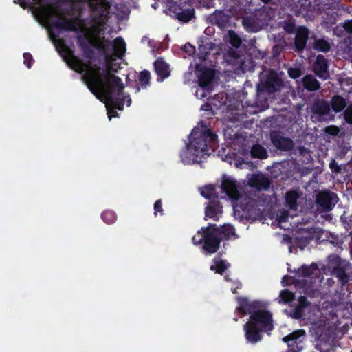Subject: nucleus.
I'll return each mask as SVG.
<instances>
[{
  "mask_svg": "<svg viewBox=\"0 0 352 352\" xmlns=\"http://www.w3.org/2000/svg\"><path fill=\"white\" fill-rule=\"evenodd\" d=\"M91 44L104 56L105 60L107 83L104 84L99 72L94 69L90 63H84L83 60L76 56L74 51L67 45L63 38L56 40V46L63 60L69 67L78 72L85 74L82 79L88 89L98 98L102 94L106 99L118 110H122L124 102L127 106L131 104L129 95L122 96L124 88L120 77L113 73H117L121 69L120 63L115 62L116 58H122L126 52V43L121 36L116 38L113 41L102 37L101 43L91 41Z\"/></svg>",
  "mask_w": 352,
  "mask_h": 352,
  "instance_id": "f257e3e1",
  "label": "nucleus"
},
{
  "mask_svg": "<svg viewBox=\"0 0 352 352\" xmlns=\"http://www.w3.org/2000/svg\"><path fill=\"white\" fill-rule=\"evenodd\" d=\"M189 139L190 142L186 144L187 151L181 154L183 161L187 163L199 162L205 155H210V150L214 152L219 147L217 135L205 125L201 128L195 127Z\"/></svg>",
  "mask_w": 352,
  "mask_h": 352,
  "instance_id": "f03ea898",
  "label": "nucleus"
},
{
  "mask_svg": "<svg viewBox=\"0 0 352 352\" xmlns=\"http://www.w3.org/2000/svg\"><path fill=\"white\" fill-rule=\"evenodd\" d=\"M273 329L272 313L261 308L252 313L243 325L245 339L252 344L262 340V332L270 331Z\"/></svg>",
  "mask_w": 352,
  "mask_h": 352,
  "instance_id": "7ed1b4c3",
  "label": "nucleus"
},
{
  "mask_svg": "<svg viewBox=\"0 0 352 352\" xmlns=\"http://www.w3.org/2000/svg\"><path fill=\"white\" fill-rule=\"evenodd\" d=\"M202 236L197 240L196 236H193L192 240L195 245L203 244V252L206 254H212L217 252L219 248L220 243L223 239L219 234L217 226L210 223L207 227L201 228Z\"/></svg>",
  "mask_w": 352,
  "mask_h": 352,
  "instance_id": "20e7f679",
  "label": "nucleus"
},
{
  "mask_svg": "<svg viewBox=\"0 0 352 352\" xmlns=\"http://www.w3.org/2000/svg\"><path fill=\"white\" fill-rule=\"evenodd\" d=\"M192 0H164L169 11L178 21L188 23L195 18Z\"/></svg>",
  "mask_w": 352,
  "mask_h": 352,
  "instance_id": "39448f33",
  "label": "nucleus"
},
{
  "mask_svg": "<svg viewBox=\"0 0 352 352\" xmlns=\"http://www.w3.org/2000/svg\"><path fill=\"white\" fill-rule=\"evenodd\" d=\"M270 20L268 12L260 9L243 19V25L248 32H257L266 25Z\"/></svg>",
  "mask_w": 352,
  "mask_h": 352,
  "instance_id": "423d86ee",
  "label": "nucleus"
},
{
  "mask_svg": "<svg viewBox=\"0 0 352 352\" xmlns=\"http://www.w3.org/2000/svg\"><path fill=\"white\" fill-rule=\"evenodd\" d=\"M196 72H198V85L204 89V92L201 94L200 98H204L207 96V93L212 90V81L215 76L214 70L207 67H201L197 65Z\"/></svg>",
  "mask_w": 352,
  "mask_h": 352,
  "instance_id": "0eeeda50",
  "label": "nucleus"
},
{
  "mask_svg": "<svg viewBox=\"0 0 352 352\" xmlns=\"http://www.w3.org/2000/svg\"><path fill=\"white\" fill-rule=\"evenodd\" d=\"M89 6L92 12V20L95 23L102 25L107 21L109 6L106 2L92 0L89 2Z\"/></svg>",
  "mask_w": 352,
  "mask_h": 352,
  "instance_id": "6e6552de",
  "label": "nucleus"
},
{
  "mask_svg": "<svg viewBox=\"0 0 352 352\" xmlns=\"http://www.w3.org/2000/svg\"><path fill=\"white\" fill-rule=\"evenodd\" d=\"M330 264L332 274L338 279L342 287L346 286L349 280V275L346 273L347 264L338 256H332Z\"/></svg>",
  "mask_w": 352,
  "mask_h": 352,
  "instance_id": "1a4fd4ad",
  "label": "nucleus"
},
{
  "mask_svg": "<svg viewBox=\"0 0 352 352\" xmlns=\"http://www.w3.org/2000/svg\"><path fill=\"white\" fill-rule=\"evenodd\" d=\"M236 301L238 306L236 307V311L239 316H244L256 312L258 309L263 307L262 302L259 300H250L245 296H236Z\"/></svg>",
  "mask_w": 352,
  "mask_h": 352,
  "instance_id": "9d476101",
  "label": "nucleus"
},
{
  "mask_svg": "<svg viewBox=\"0 0 352 352\" xmlns=\"http://www.w3.org/2000/svg\"><path fill=\"white\" fill-rule=\"evenodd\" d=\"M218 188L222 194H225L221 197L222 199L228 197L233 201H237L241 197L236 181L232 177L223 175L221 184Z\"/></svg>",
  "mask_w": 352,
  "mask_h": 352,
  "instance_id": "9b49d317",
  "label": "nucleus"
},
{
  "mask_svg": "<svg viewBox=\"0 0 352 352\" xmlns=\"http://www.w3.org/2000/svg\"><path fill=\"white\" fill-rule=\"evenodd\" d=\"M338 196L331 191L319 192L316 195V203L318 208L324 212L331 211L337 202Z\"/></svg>",
  "mask_w": 352,
  "mask_h": 352,
  "instance_id": "f8f14e48",
  "label": "nucleus"
},
{
  "mask_svg": "<svg viewBox=\"0 0 352 352\" xmlns=\"http://www.w3.org/2000/svg\"><path fill=\"white\" fill-rule=\"evenodd\" d=\"M311 118L323 120L330 113V104L324 99H317L309 106Z\"/></svg>",
  "mask_w": 352,
  "mask_h": 352,
  "instance_id": "ddd939ff",
  "label": "nucleus"
},
{
  "mask_svg": "<svg viewBox=\"0 0 352 352\" xmlns=\"http://www.w3.org/2000/svg\"><path fill=\"white\" fill-rule=\"evenodd\" d=\"M96 41L98 43H101L102 38H91L82 34L77 35L78 45L80 47L83 55L89 60H93L95 56L94 47L91 45V41ZM95 49H96L95 47Z\"/></svg>",
  "mask_w": 352,
  "mask_h": 352,
  "instance_id": "4468645a",
  "label": "nucleus"
},
{
  "mask_svg": "<svg viewBox=\"0 0 352 352\" xmlns=\"http://www.w3.org/2000/svg\"><path fill=\"white\" fill-rule=\"evenodd\" d=\"M309 36V30L304 25L296 28L294 38V51L298 53L302 52L306 47Z\"/></svg>",
  "mask_w": 352,
  "mask_h": 352,
  "instance_id": "2eb2a0df",
  "label": "nucleus"
},
{
  "mask_svg": "<svg viewBox=\"0 0 352 352\" xmlns=\"http://www.w3.org/2000/svg\"><path fill=\"white\" fill-rule=\"evenodd\" d=\"M270 139L272 144L278 149L282 151H290L294 148L293 141L289 138L283 136L278 131H272L270 133Z\"/></svg>",
  "mask_w": 352,
  "mask_h": 352,
  "instance_id": "dca6fc26",
  "label": "nucleus"
},
{
  "mask_svg": "<svg viewBox=\"0 0 352 352\" xmlns=\"http://www.w3.org/2000/svg\"><path fill=\"white\" fill-rule=\"evenodd\" d=\"M78 18L63 19L53 20L51 25L56 28L65 31L77 32L78 30Z\"/></svg>",
  "mask_w": 352,
  "mask_h": 352,
  "instance_id": "f3484780",
  "label": "nucleus"
},
{
  "mask_svg": "<svg viewBox=\"0 0 352 352\" xmlns=\"http://www.w3.org/2000/svg\"><path fill=\"white\" fill-rule=\"evenodd\" d=\"M155 72L157 75V82H162L170 75V65L163 58H157L153 63Z\"/></svg>",
  "mask_w": 352,
  "mask_h": 352,
  "instance_id": "a211bd4d",
  "label": "nucleus"
},
{
  "mask_svg": "<svg viewBox=\"0 0 352 352\" xmlns=\"http://www.w3.org/2000/svg\"><path fill=\"white\" fill-rule=\"evenodd\" d=\"M223 212V206L218 199H212L208 201V206L205 208V219H212L214 221L219 220V215Z\"/></svg>",
  "mask_w": 352,
  "mask_h": 352,
  "instance_id": "6ab92c4d",
  "label": "nucleus"
},
{
  "mask_svg": "<svg viewBox=\"0 0 352 352\" xmlns=\"http://www.w3.org/2000/svg\"><path fill=\"white\" fill-rule=\"evenodd\" d=\"M248 184L250 186L259 190L263 189L267 190L270 186L271 182L265 175L259 173L252 175L249 179Z\"/></svg>",
  "mask_w": 352,
  "mask_h": 352,
  "instance_id": "aec40b11",
  "label": "nucleus"
},
{
  "mask_svg": "<svg viewBox=\"0 0 352 352\" xmlns=\"http://www.w3.org/2000/svg\"><path fill=\"white\" fill-rule=\"evenodd\" d=\"M300 193L297 190H289L285 193V206L291 210H296L298 208V200Z\"/></svg>",
  "mask_w": 352,
  "mask_h": 352,
  "instance_id": "412c9836",
  "label": "nucleus"
},
{
  "mask_svg": "<svg viewBox=\"0 0 352 352\" xmlns=\"http://www.w3.org/2000/svg\"><path fill=\"white\" fill-rule=\"evenodd\" d=\"M328 63L327 60L323 55L319 54L316 56L314 65V72L320 78H322L324 74L327 72Z\"/></svg>",
  "mask_w": 352,
  "mask_h": 352,
  "instance_id": "4be33fe9",
  "label": "nucleus"
},
{
  "mask_svg": "<svg viewBox=\"0 0 352 352\" xmlns=\"http://www.w3.org/2000/svg\"><path fill=\"white\" fill-rule=\"evenodd\" d=\"M230 266V263L226 260L221 259L220 257H214L212 259V265H210V269L216 274L223 275Z\"/></svg>",
  "mask_w": 352,
  "mask_h": 352,
  "instance_id": "5701e85b",
  "label": "nucleus"
},
{
  "mask_svg": "<svg viewBox=\"0 0 352 352\" xmlns=\"http://www.w3.org/2000/svg\"><path fill=\"white\" fill-rule=\"evenodd\" d=\"M243 210L246 211L250 217L256 218L261 214L258 201L254 199L248 198L246 200Z\"/></svg>",
  "mask_w": 352,
  "mask_h": 352,
  "instance_id": "b1692460",
  "label": "nucleus"
},
{
  "mask_svg": "<svg viewBox=\"0 0 352 352\" xmlns=\"http://www.w3.org/2000/svg\"><path fill=\"white\" fill-rule=\"evenodd\" d=\"M318 269L316 263H312L311 265H302L298 270L294 269L292 272L295 273V274L298 277H305L309 278L311 277L315 271Z\"/></svg>",
  "mask_w": 352,
  "mask_h": 352,
  "instance_id": "393cba45",
  "label": "nucleus"
},
{
  "mask_svg": "<svg viewBox=\"0 0 352 352\" xmlns=\"http://www.w3.org/2000/svg\"><path fill=\"white\" fill-rule=\"evenodd\" d=\"M304 88L309 91H316L320 88L319 81L312 75L307 74L302 80Z\"/></svg>",
  "mask_w": 352,
  "mask_h": 352,
  "instance_id": "a878e982",
  "label": "nucleus"
},
{
  "mask_svg": "<svg viewBox=\"0 0 352 352\" xmlns=\"http://www.w3.org/2000/svg\"><path fill=\"white\" fill-rule=\"evenodd\" d=\"M214 44L205 40H201L198 45V55L200 59L205 60L208 56L210 51L214 49Z\"/></svg>",
  "mask_w": 352,
  "mask_h": 352,
  "instance_id": "bb28decb",
  "label": "nucleus"
},
{
  "mask_svg": "<svg viewBox=\"0 0 352 352\" xmlns=\"http://www.w3.org/2000/svg\"><path fill=\"white\" fill-rule=\"evenodd\" d=\"M201 195L209 201L219 199V194L217 187L212 184L205 186L201 191Z\"/></svg>",
  "mask_w": 352,
  "mask_h": 352,
  "instance_id": "cd10ccee",
  "label": "nucleus"
},
{
  "mask_svg": "<svg viewBox=\"0 0 352 352\" xmlns=\"http://www.w3.org/2000/svg\"><path fill=\"white\" fill-rule=\"evenodd\" d=\"M346 106V101L345 98L340 95H335L331 98V107L332 110L336 113H340Z\"/></svg>",
  "mask_w": 352,
  "mask_h": 352,
  "instance_id": "c85d7f7f",
  "label": "nucleus"
},
{
  "mask_svg": "<svg viewBox=\"0 0 352 352\" xmlns=\"http://www.w3.org/2000/svg\"><path fill=\"white\" fill-rule=\"evenodd\" d=\"M217 230L219 231V236H221V235H223L224 239L226 240L236 239L238 238L235 228L230 224L224 225L221 228L217 227Z\"/></svg>",
  "mask_w": 352,
  "mask_h": 352,
  "instance_id": "c756f323",
  "label": "nucleus"
},
{
  "mask_svg": "<svg viewBox=\"0 0 352 352\" xmlns=\"http://www.w3.org/2000/svg\"><path fill=\"white\" fill-rule=\"evenodd\" d=\"M139 85H137L135 87V92H139L140 90V87L146 88L151 83V73L148 70H142L140 72L139 75Z\"/></svg>",
  "mask_w": 352,
  "mask_h": 352,
  "instance_id": "7c9ffc66",
  "label": "nucleus"
},
{
  "mask_svg": "<svg viewBox=\"0 0 352 352\" xmlns=\"http://www.w3.org/2000/svg\"><path fill=\"white\" fill-rule=\"evenodd\" d=\"M313 47L315 50L318 52L327 53L331 50V43L324 38H315L313 43Z\"/></svg>",
  "mask_w": 352,
  "mask_h": 352,
  "instance_id": "2f4dec72",
  "label": "nucleus"
},
{
  "mask_svg": "<svg viewBox=\"0 0 352 352\" xmlns=\"http://www.w3.org/2000/svg\"><path fill=\"white\" fill-rule=\"evenodd\" d=\"M251 155L253 158L266 159L268 156L267 150L260 144H255L251 148Z\"/></svg>",
  "mask_w": 352,
  "mask_h": 352,
  "instance_id": "473e14b6",
  "label": "nucleus"
},
{
  "mask_svg": "<svg viewBox=\"0 0 352 352\" xmlns=\"http://www.w3.org/2000/svg\"><path fill=\"white\" fill-rule=\"evenodd\" d=\"M305 333V331L303 329H300L298 331H293L292 333L287 335L283 338V341L284 342H300L299 340L300 337L303 336Z\"/></svg>",
  "mask_w": 352,
  "mask_h": 352,
  "instance_id": "72a5a7b5",
  "label": "nucleus"
},
{
  "mask_svg": "<svg viewBox=\"0 0 352 352\" xmlns=\"http://www.w3.org/2000/svg\"><path fill=\"white\" fill-rule=\"evenodd\" d=\"M279 298L280 302L289 303L294 300L295 296L293 294V292H292L289 289H283L280 292Z\"/></svg>",
  "mask_w": 352,
  "mask_h": 352,
  "instance_id": "f704fd0d",
  "label": "nucleus"
},
{
  "mask_svg": "<svg viewBox=\"0 0 352 352\" xmlns=\"http://www.w3.org/2000/svg\"><path fill=\"white\" fill-rule=\"evenodd\" d=\"M229 42L231 45L235 48H239L241 43V38L236 34L234 30L228 31Z\"/></svg>",
  "mask_w": 352,
  "mask_h": 352,
  "instance_id": "c9c22d12",
  "label": "nucleus"
},
{
  "mask_svg": "<svg viewBox=\"0 0 352 352\" xmlns=\"http://www.w3.org/2000/svg\"><path fill=\"white\" fill-rule=\"evenodd\" d=\"M101 218L107 224H112L116 220V214L112 210H105L101 214Z\"/></svg>",
  "mask_w": 352,
  "mask_h": 352,
  "instance_id": "e433bc0d",
  "label": "nucleus"
},
{
  "mask_svg": "<svg viewBox=\"0 0 352 352\" xmlns=\"http://www.w3.org/2000/svg\"><path fill=\"white\" fill-rule=\"evenodd\" d=\"M210 19L212 23L220 25L223 22V14L221 11L216 10L213 14L210 16Z\"/></svg>",
  "mask_w": 352,
  "mask_h": 352,
  "instance_id": "4c0bfd02",
  "label": "nucleus"
},
{
  "mask_svg": "<svg viewBox=\"0 0 352 352\" xmlns=\"http://www.w3.org/2000/svg\"><path fill=\"white\" fill-rule=\"evenodd\" d=\"M283 28L287 34H293L296 30L294 22L291 21H285L283 24Z\"/></svg>",
  "mask_w": 352,
  "mask_h": 352,
  "instance_id": "58836bf2",
  "label": "nucleus"
},
{
  "mask_svg": "<svg viewBox=\"0 0 352 352\" xmlns=\"http://www.w3.org/2000/svg\"><path fill=\"white\" fill-rule=\"evenodd\" d=\"M288 75L291 78L296 79L302 74L300 69L297 67H291L288 69Z\"/></svg>",
  "mask_w": 352,
  "mask_h": 352,
  "instance_id": "ea45409f",
  "label": "nucleus"
},
{
  "mask_svg": "<svg viewBox=\"0 0 352 352\" xmlns=\"http://www.w3.org/2000/svg\"><path fill=\"white\" fill-rule=\"evenodd\" d=\"M344 118L348 124H352V103L344 111Z\"/></svg>",
  "mask_w": 352,
  "mask_h": 352,
  "instance_id": "a19ab883",
  "label": "nucleus"
},
{
  "mask_svg": "<svg viewBox=\"0 0 352 352\" xmlns=\"http://www.w3.org/2000/svg\"><path fill=\"white\" fill-rule=\"evenodd\" d=\"M300 342H286L288 346V352H300L302 347L299 346Z\"/></svg>",
  "mask_w": 352,
  "mask_h": 352,
  "instance_id": "79ce46f5",
  "label": "nucleus"
},
{
  "mask_svg": "<svg viewBox=\"0 0 352 352\" xmlns=\"http://www.w3.org/2000/svg\"><path fill=\"white\" fill-rule=\"evenodd\" d=\"M324 131L329 135L336 136L340 132V129L337 126L330 125L325 128Z\"/></svg>",
  "mask_w": 352,
  "mask_h": 352,
  "instance_id": "37998d69",
  "label": "nucleus"
},
{
  "mask_svg": "<svg viewBox=\"0 0 352 352\" xmlns=\"http://www.w3.org/2000/svg\"><path fill=\"white\" fill-rule=\"evenodd\" d=\"M153 208L155 216H157L158 212H160L162 215L164 214V210L162 208V203L161 199L155 201V202L154 203Z\"/></svg>",
  "mask_w": 352,
  "mask_h": 352,
  "instance_id": "c03bdc74",
  "label": "nucleus"
},
{
  "mask_svg": "<svg viewBox=\"0 0 352 352\" xmlns=\"http://www.w3.org/2000/svg\"><path fill=\"white\" fill-rule=\"evenodd\" d=\"M304 314V309L296 305L293 309V318L295 319H300Z\"/></svg>",
  "mask_w": 352,
  "mask_h": 352,
  "instance_id": "a18cd8bd",
  "label": "nucleus"
},
{
  "mask_svg": "<svg viewBox=\"0 0 352 352\" xmlns=\"http://www.w3.org/2000/svg\"><path fill=\"white\" fill-rule=\"evenodd\" d=\"M24 58V64L28 67V68L30 69L32 63L34 62L32 56L30 53H24L23 54Z\"/></svg>",
  "mask_w": 352,
  "mask_h": 352,
  "instance_id": "49530a36",
  "label": "nucleus"
},
{
  "mask_svg": "<svg viewBox=\"0 0 352 352\" xmlns=\"http://www.w3.org/2000/svg\"><path fill=\"white\" fill-rule=\"evenodd\" d=\"M329 168L334 173H340L341 172V167L334 159L331 160L329 163Z\"/></svg>",
  "mask_w": 352,
  "mask_h": 352,
  "instance_id": "de8ad7c7",
  "label": "nucleus"
},
{
  "mask_svg": "<svg viewBox=\"0 0 352 352\" xmlns=\"http://www.w3.org/2000/svg\"><path fill=\"white\" fill-rule=\"evenodd\" d=\"M182 50L188 55H192L195 53V47L189 43H186Z\"/></svg>",
  "mask_w": 352,
  "mask_h": 352,
  "instance_id": "09e8293b",
  "label": "nucleus"
},
{
  "mask_svg": "<svg viewBox=\"0 0 352 352\" xmlns=\"http://www.w3.org/2000/svg\"><path fill=\"white\" fill-rule=\"evenodd\" d=\"M342 28L349 34H352V19L346 20L342 23Z\"/></svg>",
  "mask_w": 352,
  "mask_h": 352,
  "instance_id": "8fccbe9b",
  "label": "nucleus"
},
{
  "mask_svg": "<svg viewBox=\"0 0 352 352\" xmlns=\"http://www.w3.org/2000/svg\"><path fill=\"white\" fill-rule=\"evenodd\" d=\"M309 305V302L306 296H301L299 297L298 298V306L305 309V307H307L308 305Z\"/></svg>",
  "mask_w": 352,
  "mask_h": 352,
  "instance_id": "3c124183",
  "label": "nucleus"
},
{
  "mask_svg": "<svg viewBox=\"0 0 352 352\" xmlns=\"http://www.w3.org/2000/svg\"><path fill=\"white\" fill-rule=\"evenodd\" d=\"M228 55L230 58H233L234 59H237L239 58V53L234 49L230 48L228 51Z\"/></svg>",
  "mask_w": 352,
  "mask_h": 352,
  "instance_id": "603ef678",
  "label": "nucleus"
},
{
  "mask_svg": "<svg viewBox=\"0 0 352 352\" xmlns=\"http://www.w3.org/2000/svg\"><path fill=\"white\" fill-rule=\"evenodd\" d=\"M201 4L206 8H210V4L212 3L213 0H199Z\"/></svg>",
  "mask_w": 352,
  "mask_h": 352,
  "instance_id": "864d4df0",
  "label": "nucleus"
},
{
  "mask_svg": "<svg viewBox=\"0 0 352 352\" xmlns=\"http://www.w3.org/2000/svg\"><path fill=\"white\" fill-rule=\"evenodd\" d=\"M232 283L233 284V287H236V288H239V289H241L242 288V283L239 280H233Z\"/></svg>",
  "mask_w": 352,
  "mask_h": 352,
  "instance_id": "5fc2aeb1",
  "label": "nucleus"
},
{
  "mask_svg": "<svg viewBox=\"0 0 352 352\" xmlns=\"http://www.w3.org/2000/svg\"><path fill=\"white\" fill-rule=\"evenodd\" d=\"M283 214H284V215H283V216H281V217H280V221H286V219H287V217H288V216H287V212H286V211L283 212Z\"/></svg>",
  "mask_w": 352,
  "mask_h": 352,
  "instance_id": "6e6d98bb",
  "label": "nucleus"
},
{
  "mask_svg": "<svg viewBox=\"0 0 352 352\" xmlns=\"http://www.w3.org/2000/svg\"><path fill=\"white\" fill-rule=\"evenodd\" d=\"M112 113H113V114L112 115L111 112L110 111H108V115H109V119H111L112 117L117 116V113L116 111H114L113 110H112Z\"/></svg>",
  "mask_w": 352,
  "mask_h": 352,
  "instance_id": "4d7b16f0",
  "label": "nucleus"
},
{
  "mask_svg": "<svg viewBox=\"0 0 352 352\" xmlns=\"http://www.w3.org/2000/svg\"><path fill=\"white\" fill-rule=\"evenodd\" d=\"M202 234H203V232H202V230L201 229V230H199L197 232V235H195V236L197 237V240H199L202 236Z\"/></svg>",
  "mask_w": 352,
  "mask_h": 352,
  "instance_id": "13d9d810",
  "label": "nucleus"
},
{
  "mask_svg": "<svg viewBox=\"0 0 352 352\" xmlns=\"http://www.w3.org/2000/svg\"><path fill=\"white\" fill-rule=\"evenodd\" d=\"M209 107H210L209 104H205L204 105H202L201 109L207 111V110H208Z\"/></svg>",
  "mask_w": 352,
  "mask_h": 352,
  "instance_id": "bf43d9fd",
  "label": "nucleus"
},
{
  "mask_svg": "<svg viewBox=\"0 0 352 352\" xmlns=\"http://www.w3.org/2000/svg\"><path fill=\"white\" fill-rule=\"evenodd\" d=\"M224 279L228 282H232L233 280L230 278L229 275H225Z\"/></svg>",
  "mask_w": 352,
  "mask_h": 352,
  "instance_id": "052dcab7",
  "label": "nucleus"
},
{
  "mask_svg": "<svg viewBox=\"0 0 352 352\" xmlns=\"http://www.w3.org/2000/svg\"><path fill=\"white\" fill-rule=\"evenodd\" d=\"M237 289H239V288H236V287H232L231 288V291L233 294H237Z\"/></svg>",
  "mask_w": 352,
  "mask_h": 352,
  "instance_id": "680f3d73",
  "label": "nucleus"
},
{
  "mask_svg": "<svg viewBox=\"0 0 352 352\" xmlns=\"http://www.w3.org/2000/svg\"><path fill=\"white\" fill-rule=\"evenodd\" d=\"M261 1L265 3H267L270 2L272 0H261Z\"/></svg>",
  "mask_w": 352,
  "mask_h": 352,
  "instance_id": "e2e57ef3",
  "label": "nucleus"
},
{
  "mask_svg": "<svg viewBox=\"0 0 352 352\" xmlns=\"http://www.w3.org/2000/svg\"><path fill=\"white\" fill-rule=\"evenodd\" d=\"M19 1H20V5L22 6L23 3H25V0H18Z\"/></svg>",
  "mask_w": 352,
  "mask_h": 352,
  "instance_id": "0e129e2a",
  "label": "nucleus"
},
{
  "mask_svg": "<svg viewBox=\"0 0 352 352\" xmlns=\"http://www.w3.org/2000/svg\"><path fill=\"white\" fill-rule=\"evenodd\" d=\"M50 37L52 39H55V36L53 34H50Z\"/></svg>",
  "mask_w": 352,
  "mask_h": 352,
  "instance_id": "69168bd1",
  "label": "nucleus"
},
{
  "mask_svg": "<svg viewBox=\"0 0 352 352\" xmlns=\"http://www.w3.org/2000/svg\"><path fill=\"white\" fill-rule=\"evenodd\" d=\"M234 320L235 322H237V321H238V318H234Z\"/></svg>",
  "mask_w": 352,
  "mask_h": 352,
  "instance_id": "338daca9",
  "label": "nucleus"
}]
</instances>
